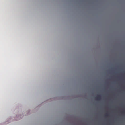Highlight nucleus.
<instances>
[{
  "mask_svg": "<svg viewBox=\"0 0 125 125\" xmlns=\"http://www.w3.org/2000/svg\"><path fill=\"white\" fill-rule=\"evenodd\" d=\"M95 98L97 100H99L101 99V96L100 95H98L95 97Z\"/></svg>",
  "mask_w": 125,
  "mask_h": 125,
  "instance_id": "1",
  "label": "nucleus"
},
{
  "mask_svg": "<svg viewBox=\"0 0 125 125\" xmlns=\"http://www.w3.org/2000/svg\"><path fill=\"white\" fill-rule=\"evenodd\" d=\"M105 116H109V115L108 114H106Z\"/></svg>",
  "mask_w": 125,
  "mask_h": 125,
  "instance_id": "2",
  "label": "nucleus"
},
{
  "mask_svg": "<svg viewBox=\"0 0 125 125\" xmlns=\"http://www.w3.org/2000/svg\"><path fill=\"white\" fill-rule=\"evenodd\" d=\"M122 113L123 114H125V112L124 111Z\"/></svg>",
  "mask_w": 125,
  "mask_h": 125,
  "instance_id": "3",
  "label": "nucleus"
}]
</instances>
